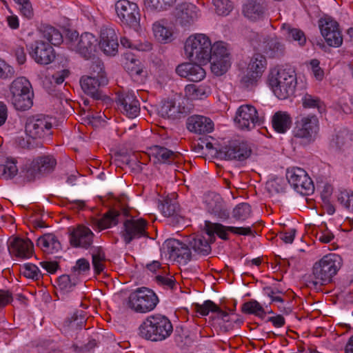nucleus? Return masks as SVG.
I'll list each match as a JSON object with an SVG mask.
<instances>
[{"label":"nucleus","mask_w":353,"mask_h":353,"mask_svg":"<svg viewBox=\"0 0 353 353\" xmlns=\"http://www.w3.org/2000/svg\"><path fill=\"white\" fill-rule=\"evenodd\" d=\"M316 237L319 241L323 243H328L334 239V236L330 231L325 230L317 233Z\"/></svg>","instance_id":"obj_64"},{"label":"nucleus","mask_w":353,"mask_h":353,"mask_svg":"<svg viewBox=\"0 0 353 353\" xmlns=\"http://www.w3.org/2000/svg\"><path fill=\"white\" fill-rule=\"evenodd\" d=\"M148 223L143 219H129L124 222V230L122 231V236L126 244H129L132 240L142 236L148 237L146 231Z\"/></svg>","instance_id":"obj_20"},{"label":"nucleus","mask_w":353,"mask_h":353,"mask_svg":"<svg viewBox=\"0 0 353 353\" xmlns=\"http://www.w3.org/2000/svg\"><path fill=\"white\" fill-rule=\"evenodd\" d=\"M117 103L121 111L129 118H135L140 112L139 102L133 92L118 95Z\"/></svg>","instance_id":"obj_26"},{"label":"nucleus","mask_w":353,"mask_h":353,"mask_svg":"<svg viewBox=\"0 0 353 353\" xmlns=\"http://www.w3.org/2000/svg\"><path fill=\"white\" fill-rule=\"evenodd\" d=\"M213 3L219 15H227L232 10V3L230 0H213Z\"/></svg>","instance_id":"obj_52"},{"label":"nucleus","mask_w":353,"mask_h":353,"mask_svg":"<svg viewBox=\"0 0 353 353\" xmlns=\"http://www.w3.org/2000/svg\"><path fill=\"white\" fill-rule=\"evenodd\" d=\"M56 163L55 159L50 156L41 157L34 159V165L37 166V170H39L41 175L52 172Z\"/></svg>","instance_id":"obj_38"},{"label":"nucleus","mask_w":353,"mask_h":353,"mask_svg":"<svg viewBox=\"0 0 353 353\" xmlns=\"http://www.w3.org/2000/svg\"><path fill=\"white\" fill-rule=\"evenodd\" d=\"M97 76H83L80 79V84L83 92L90 96L93 99H102L103 95L100 88L108 84V80L105 75L100 74L101 67L99 63L96 65Z\"/></svg>","instance_id":"obj_11"},{"label":"nucleus","mask_w":353,"mask_h":353,"mask_svg":"<svg viewBox=\"0 0 353 353\" xmlns=\"http://www.w3.org/2000/svg\"><path fill=\"white\" fill-rule=\"evenodd\" d=\"M192 306L201 316H207L210 312H215L217 310V305L210 300L205 301L203 304L194 303Z\"/></svg>","instance_id":"obj_50"},{"label":"nucleus","mask_w":353,"mask_h":353,"mask_svg":"<svg viewBox=\"0 0 353 353\" xmlns=\"http://www.w3.org/2000/svg\"><path fill=\"white\" fill-rule=\"evenodd\" d=\"M152 30L154 37L161 43H167L173 39V32L172 29L163 26L160 22H155L153 24Z\"/></svg>","instance_id":"obj_37"},{"label":"nucleus","mask_w":353,"mask_h":353,"mask_svg":"<svg viewBox=\"0 0 353 353\" xmlns=\"http://www.w3.org/2000/svg\"><path fill=\"white\" fill-rule=\"evenodd\" d=\"M201 63H183L176 68V72L181 77L190 81H200L205 75V70L201 66Z\"/></svg>","instance_id":"obj_28"},{"label":"nucleus","mask_w":353,"mask_h":353,"mask_svg":"<svg viewBox=\"0 0 353 353\" xmlns=\"http://www.w3.org/2000/svg\"><path fill=\"white\" fill-rule=\"evenodd\" d=\"M39 175H41V174L39 170H37V166L34 165V160H33L32 163L27 166L24 176L28 181H30Z\"/></svg>","instance_id":"obj_59"},{"label":"nucleus","mask_w":353,"mask_h":353,"mask_svg":"<svg viewBox=\"0 0 353 353\" xmlns=\"http://www.w3.org/2000/svg\"><path fill=\"white\" fill-rule=\"evenodd\" d=\"M77 38V42L71 43V48L85 59H94L98 49V39L92 33L84 32L79 37L77 32L71 34V38Z\"/></svg>","instance_id":"obj_10"},{"label":"nucleus","mask_w":353,"mask_h":353,"mask_svg":"<svg viewBox=\"0 0 353 353\" xmlns=\"http://www.w3.org/2000/svg\"><path fill=\"white\" fill-rule=\"evenodd\" d=\"M204 202L210 214L221 219L229 218L230 213L220 194L213 192H208L205 194Z\"/></svg>","instance_id":"obj_23"},{"label":"nucleus","mask_w":353,"mask_h":353,"mask_svg":"<svg viewBox=\"0 0 353 353\" xmlns=\"http://www.w3.org/2000/svg\"><path fill=\"white\" fill-rule=\"evenodd\" d=\"M251 152L252 150L246 143L234 140L222 146L218 154L226 160L244 161L250 156Z\"/></svg>","instance_id":"obj_17"},{"label":"nucleus","mask_w":353,"mask_h":353,"mask_svg":"<svg viewBox=\"0 0 353 353\" xmlns=\"http://www.w3.org/2000/svg\"><path fill=\"white\" fill-rule=\"evenodd\" d=\"M267 188L270 192L281 193L285 192V181L281 178H274L267 183Z\"/></svg>","instance_id":"obj_55"},{"label":"nucleus","mask_w":353,"mask_h":353,"mask_svg":"<svg viewBox=\"0 0 353 353\" xmlns=\"http://www.w3.org/2000/svg\"><path fill=\"white\" fill-rule=\"evenodd\" d=\"M350 136L346 130L339 132L332 139L331 146L341 150L349 141Z\"/></svg>","instance_id":"obj_51"},{"label":"nucleus","mask_w":353,"mask_h":353,"mask_svg":"<svg viewBox=\"0 0 353 353\" xmlns=\"http://www.w3.org/2000/svg\"><path fill=\"white\" fill-rule=\"evenodd\" d=\"M165 245L170 257L178 263L185 265L192 259L191 248L188 244L176 239H169L165 241Z\"/></svg>","instance_id":"obj_21"},{"label":"nucleus","mask_w":353,"mask_h":353,"mask_svg":"<svg viewBox=\"0 0 353 353\" xmlns=\"http://www.w3.org/2000/svg\"><path fill=\"white\" fill-rule=\"evenodd\" d=\"M158 113L163 118L176 120L186 117L188 109L180 104L176 105L173 100H167L162 101L158 109Z\"/></svg>","instance_id":"obj_27"},{"label":"nucleus","mask_w":353,"mask_h":353,"mask_svg":"<svg viewBox=\"0 0 353 353\" xmlns=\"http://www.w3.org/2000/svg\"><path fill=\"white\" fill-rule=\"evenodd\" d=\"M186 125L190 132L197 134L210 132L214 128L213 122L210 119L201 115H193L188 117Z\"/></svg>","instance_id":"obj_29"},{"label":"nucleus","mask_w":353,"mask_h":353,"mask_svg":"<svg viewBox=\"0 0 353 353\" xmlns=\"http://www.w3.org/2000/svg\"><path fill=\"white\" fill-rule=\"evenodd\" d=\"M70 74L69 70L64 69L61 71H58L52 76V80L57 85H60L65 81V78Z\"/></svg>","instance_id":"obj_61"},{"label":"nucleus","mask_w":353,"mask_h":353,"mask_svg":"<svg viewBox=\"0 0 353 353\" xmlns=\"http://www.w3.org/2000/svg\"><path fill=\"white\" fill-rule=\"evenodd\" d=\"M176 0H144V4L151 10L161 11L172 7Z\"/></svg>","instance_id":"obj_47"},{"label":"nucleus","mask_w":353,"mask_h":353,"mask_svg":"<svg viewBox=\"0 0 353 353\" xmlns=\"http://www.w3.org/2000/svg\"><path fill=\"white\" fill-rule=\"evenodd\" d=\"M243 13L253 21L262 18L265 14L264 0H248L244 6Z\"/></svg>","instance_id":"obj_33"},{"label":"nucleus","mask_w":353,"mask_h":353,"mask_svg":"<svg viewBox=\"0 0 353 353\" xmlns=\"http://www.w3.org/2000/svg\"><path fill=\"white\" fill-rule=\"evenodd\" d=\"M208 239L201 235H193L188 238V244L196 254L207 256L210 254L212 250L210 244L214 241H211L210 236L208 234Z\"/></svg>","instance_id":"obj_31"},{"label":"nucleus","mask_w":353,"mask_h":353,"mask_svg":"<svg viewBox=\"0 0 353 353\" xmlns=\"http://www.w3.org/2000/svg\"><path fill=\"white\" fill-rule=\"evenodd\" d=\"M139 335L152 341H161L169 337L173 332L171 321L161 314L148 316L139 327Z\"/></svg>","instance_id":"obj_3"},{"label":"nucleus","mask_w":353,"mask_h":353,"mask_svg":"<svg viewBox=\"0 0 353 353\" xmlns=\"http://www.w3.org/2000/svg\"><path fill=\"white\" fill-rule=\"evenodd\" d=\"M208 63H210L211 71L216 76H221L228 71L231 65L230 54L225 43L218 41L212 45Z\"/></svg>","instance_id":"obj_8"},{"label":"nucleus","mask_w":353,"mask_h":353,"mask_svg":"<svg viewBox=\"0 0 353 353\" xmlns=\"http://www.w3.org/2000/svg\"><path fill=\"white\" fill-rule=\"evenodd\" d=\"M159 299L153 290L142 287L132 292L126 300L128 308L137 313H146L153 310Z\"/></svg>","instance_id":"obj_6"},{"label":"nucleus","mask_w":353,"mask_h":353,"mask_svg":"<svg viewBox=\"0 0 353 353\" xmlns=\"http://www.w3.org/2000/svg\"><path fill=\"white\" fill-rule=\"evenodd\" d=\"M312 73L318 81L323 80L324 77V72L319 66V61L317 59H312L310 61Z\"/></svg>","instance_id":"obj_60"},{"label":"nucleus","mask_w":353,"mask_h":353,"mask_svg":"<svg viewBox=\"0 0 353 353\" xmlns=\"http://www.w3.org/2000/svg\"><path fill=\"white\" fill-rule=\"evenodd\" d=\"M187 57L199 63H208V56L212 50L211 41L205 34H195L190 36L184 46Z\"/></svg>","instance_id":"obj_5"},{"label":"nucleus","mask_w":353,"mask_h":353,"mask_svg":"<svg viewBox=\"0 0 353 353\" xmlns=\"http://www.w3.org/2000/svg\"><path fill=\"white\" fill-rule=\"evenodd\" d=\"M268 81L275 96L279 99H285L294 94L296 74L290 67L274 68L270 70Z\"/></svg>","instance_id":"obj_2"},{"label":"nucleus","mask_w":353,"mask_h":353,"mask_svg":"<svg viewBox=\"0 0 353 353\" xmlns=\"http://www.w3.org/2000/svg\"><path fill=\"white\" fill-rule=\"evenodd\" d=\"M156 280L159 284L167 286L170 289H173V288L175 286V281L172 277L168 278L164 276L158 275L156 276Z\"/></svg>","instance_id":"obj_63"},{"label":"nucleus","mask_w":353,"mask_h":353,"mask_svg":"<svg viewBox=\"0 0 353 353\" xmlns=\"http://www.w3.org/2000/svg\"><path fill=\"white\" fill-rule=\"evenodd\" d=\"M90 269L89 261L84 259H80L77 261L76 265L72 268L73 274H76V272L79 274L85 273Z\"/></svg>","instance_id":"obj_58"},{"label":"nucleus","mask_w":353,"mask_h":353,"mask_svg":"<svg viewBox=\"0 0 353 353\" xmlns=\"http://www.w3.org/2000/svg\"><path fill=\"white\" fill-rule=\"evenodd\" d=\"M37 245L46 253H53L61 249V243L54 234L48 233L37 239Z\"/></svg>","instance_id":"obj_34"},{"label":"nucleus","mask_w":353,"mask_h":353,"mask_svg":"<svg viewBox=\"0 0 353 353\" xmlns=\"http://www.w3.org/2000/svg\"><path fill=\"white\" fill-rule=\"evenodd\" d=\"M115 10L123 25L135 31L139 30L141 14L137 3L128 0H119L115 4Z\"/></svg>","instance_id":"obj_9"},{"label":"nucleus","mask_w":353,"mask_h":353,"mask_svg":"<svg viewBox=\"0 0 353 353\" xmlns=\"http://www.w3.org/2000/svg\"><path fill=\"white\" fill-rule=\"evenodd\" d=\"M22 273L24 276L36 280L41 276L39 268L32 263L25 264L23 266Z\"/></svg>","instance_id":"obj_54"},{"label":"nucleus","mask_w":353,"mask_h":353,"mask_svg":"<svg viewBox=\"0 0 353 353\" xmlns=\"http://www.w3.org/2000/svg\"><path fill=\"white\" fill-rule=\"evenodd\" d=\"M266 54L271 58H280L284 54L285 47L276 39H270L265 49Z\"/></svg>","instance_id":"obj_44"},{"label":"nucleus","mask_w":353,"mask_h":353,"mask_svg":"<svg viewBox=\"0 0 353 353\" xmlns=\"http://www.w3.org/2000/svg\"><path fill=\"white\" fill-rule=\"evenodd\" d=\"M286 178L294 190L301 194L308 195L312 193L314 190L312 179L302 168H292L288 169Z\"/></svg>","instance_id":"obj_12"},{"label":"nucleus","mask_w":353,"mask_h":353,"mask_svg":"<svg viewBox=\"0 0 353 353\" xmlns=\"http://www.w3.org/2000/svg\"><path fill=\"white\" fill-rule=\"evenodd\" d=\"M340 268L341 259L338 255L324 256L313 265L312 275L315 279L312 281L314 285H324L331 283Z\"/></svg>","instance_id":"obj_4"},{"label":"nucleus","mask_w":353,"mask_h":353,"mask_svg":"<svg viewBox=\"0 0 353 353\" xmlns=\"http://www.w3.org/2000/svg\"><path fill=\"white\" fill-rule=\"evenodd\" d=\"M14 70L0 58V79H6L13 77Z\"/></svg>","instance_id":"obj_57"},{"label":"nucleus","mask_w":353,"mask_h":353,"mask_svg":"<svg viewBox=\"0 0 353 353\" xmlns=\"http://www.w3.org/2000/svg\"><path fill=\"white\" fill-rule=\"evenodd\" d=\"M292 120L287 112H277L272 118V126L279 133H284L290 128Z\"/></svg>","instance_id":"obj_35"},{"label":"nucleus","mask_w":353,"mask_h":353,"mask_svg":"<svg viewBox=\"0 0 353 353\" xmlns=\"http://www.w3.org/2000/svg\"><path fill=\"white\" fill-rule=\"evenodd\" d=\"M295 124L294 137L305 139L309 142L314 139L319 131V120L315 115L301 116Z\"/></svg>","instance_id":"obj_16"},{"label":"nucleus","mask_w":353,"mask_h":353,"mask_svg":"<svg viewBox=\"0 0 353 353\" xmlns=\"http://www.w3.org/2000/svg\"><path fill=\"white\" fill-rule=\"evenodd\" d=\"M20 12L22 15L28 19L33 17V8L30 0L20 6Z\"/></svg>","instance_id":"obj_62"},{"label":"nucleus","mask_w":353,"mask_h":353,"mask_svg":"<svg viewBox=\"0 0 353 353\" xmlns=\"http://www.w3.org/2000/svg\"><path fill=\"white\" fill-rule=\"evenodd\" d=\"M18 173L14 159H7L3 164H0V178L8 180L13 179Z\"/></svg>","instance_id":"obj_41"},{"label":"nucleus","mask_w":353,"mask_h":353,"mask_svg":"<svg viewBox=\"0 0 353 353\" xmlns=\"http://www.w3.org/2000/svg\"><path fill=\"white\" fill-rule=\"evenodd\" d=\"M8 248L18 257L29 258L33 253L34 245L28 238L15 237L8 245Z\"/></svg>","instance_id":"obj_30"},{"label":"nucleus","mask_w":353,"mask_h":353,"mask_svg":"<svg viewBox=\"0 0 353 353\" xmlns=\"http://www.w3.org/2000/svg\"><path fill=\"white\" fill-rule=\"evenodd\" d=\"M199 16V10L192 3L180 4L174 10L176 22L183 27L192 25Z\"/></svg>","instance_id":"obj_22"},{"label":"nucleus","mask_w":353,"mask_h":353,"mask_svg":"<svg viewBox=\"0 0 353 353\" xmlns=\"http://www.w3.org/2000/svg\"><path fill=\"white\" fill-rule=\"evenodd\" d=\"M267 61L261 54H256L252 58L247 68L246 73L241 78V84L248 88L254 85L261 77L266 68Z\"/></svg>","instance_id":"obj_15"},{"label":"nucleus","mask_w":353,"mask_h":353,"mask_svg":"<svg viewBox=\"0 0 353 353\" xmlns=\"http://www.w3.org/2000/svg\"><path fill=\"white\" fill-rule=\"evenodd\" d=\"M52 123L48 117L39 114L28 117L25 125L26 134L33 139L51 134Z\"/></svg>","instance_id":"obj_13"},{"label":"nucleus","mask_w":353,"mask_h":353,"mask_svg":"<svg viewBox=\"0 0 353 353\" xmlns=\"http://www.w3.org/2000/svg\"><path fill=\"white\" fill-rule=\"evenodd\" d=\"M78 282L77 274H63L59 277L57 283L59 288L63 292L67 293L72 290Z\"/></svg>","instance_id":"obj_45"},{"label":"nucleus","mask_w":353,"mask_h":353,"mask_svg":"<svg viewBox=\"0 0 353 353\" xmlns=\"http://www.w3.org/2000/svg\"><path fill=\"white\" fill-rule=\"evenodd\" d=\"M209 93V88L203 85L189 84L185 88V94L191 100L203 99L207 97Z\"/></svg>","instance_id":"obj_36"},{"label":"nucleus","mask_w":353,"mask_h":353,"mask_svg":"<svg viewBox=\"0 0 353 353\" xmlns=\"http://www.w3.org/2000/svg\"><path fill=\"white\" fill-rule=\"evenodd\" d=\"M177 205L176 203H172L170 199H165L161 203V212L165 216H173L176 213Z\"/></svg>","instance_id":"obj_56"},{"label":"nucleus","mask_w":353,"mask_h":353,"mask_svg":"<svg viewBox=\"0 0 353 353\" xmlns=\"http://www.w3.org/2000/svg\"><path fill=\"white\" fill-rule=\"evenodd\" d=\"M92 265L96 274H99L104 269L103 262L105 261V254L99 248H95L92 253Z\"/></svg>","instance_id":"obj_49"},{"label":"nucleus","mask_w":353,"mask_h":353,"mask_svg":"<svg viewBox=\"0 0 353 353\" xmlns=\"http://www.w3.org/2000/svg\"><path fill=\"white\" fill-rule=\"evenodd\" d=\"M30 81L23 77L14 79L10 85L12 103L21 111L30 109L33 105V92Z\"/></svg>","instance_id":"obj_7"},{"label":"nucleus","mask_w":353,"mask_h":353,"mask_svg":"<svg viewBox=\"0 0 353 353\" xmlns=\"http://www.w3.org/2000/svg\"><path fill=\"white\" fill-rule=\"evenodd\" d=\"M121 213L115 209H111L107 212L100 219H92L91 223L99 230H104L116 225L119 222Z\"/></svg>","instance_id":"obj_32"},{"label":"nucleus","mask_w":353,"mask_h":353,"mask_svg":"<svg viewBox=\"0 0 353 353\" xmlns=\"http://www.w3.org/2000/svg\"><path fill=\"white\" fill-rule=\"evenodd\" d=\"M85 321L84 312L77 311L65 320L64 326L71 330L81 329Z\"/></svg>","instance_id":"obj_42"},{"label":"nucleus","mask_w":353,"mask_h":353,"mask_svg":"<svg viewBox=\"0 0 353 353\" xmlns=\"http://www.w3.org/2000/svg\"><path fill=\"white\" fill-rule=\"evenodd\" d=\"M203 230L210 236L211 241H215V234L223 240L228 239V232L239 235L252 234V231L250 227L225 226L221 223H212L210 221H205Z\"/></svg>","instance_id":"obj_14"},{"label":"nucleus","mask_w":353,"mask_h":353,"mask_svg":"<svg viewBox=\"0 0 353 353\" xmlns=\"http://www.w3.org/2000/svg\"><path fill=\"white\" fill-rule=\"evenodd\" d=\"M302 104L305 108H316L319 113L325 110L324 103L319 97L306 94L302 99Z\"/></svg>","instance_id":"obj_46"},{"label":"nucleus","mask_w":353,"mask_h":353,"mask_svg":"<svg viewBox=\"0 0 353 353\" xmlns=\"http://www.w3.org/2000/svg\"><path fill=\"white\" fill-rule=\"evenodd\" d=\"M41 36L48 43L43 41H36L30 46V54L39 64L48 65L55 59V52L52 47L59 46L63 42L61 33L51 26H43L41 28Z\"/></svg>","instance_id":"obj_1"},{"label":"nucleus","mask_w":353,"mask_h":353,"mask_svg":"<svg viewBox=\"0 0 353 353\" xmlns=\"http://www.w3.org/2000/svg\"><path fill=\"white\" fill-rule=\"evenodd\" d=\"M234 121L241 130H250L260 124L256 109L251 105H241L236 113Z\"/></svg>","instance_id":"obj_19"},{"label":"nucleus","mask_w":353,"mask_h":353,"mask_svg":"<svg viewBox=\"0 0 353 353\" xmlns=\"http://www.w3.org/2000/svg\"><path fill=\"white\" fill-rule=\"evenodd\" d=\"M283 34L288 39L297 41L300 46H303L306 42L304 32L297 28H293L290 24L284 23L282 26Z\"/></svg>","instance_id":"obj_43"},{"label":"nucleus","mask_w":353,"mask_h":353,"mask_svg":"<svg viewBox=\"0 0 353 353\" xmlns=\"http://www.w3.org/2000/svg\"><path fill=\"white\" fill-rule=\"evenodd\" d=\"M319 28L326 43L331 47L338 48L343 43V36L339 23L331 18L321 19Z\"/></svg>","instance_id":"obj_18"},{"label":"nucleus","mask_w":353,"mask_h":353,"mask_svg":"<svg viewBox=\"0 0 353 353\" xmlns=\"http://www.w3.org/2000/svg\"><path fill=\"white\" fill-rule=\"evenodd\" d=\"M154 154L158 161L163 163L170 164L175 162L179 155L168 148L155 146L154 148Z\"/></svg>","instance_id":"obj_40"},{"label":"nucleus","mask_w":353,"mask_h":353,"mask_svg":"<svg viewBox=\"0 0 353 353\" xmlns=\"http://www.w3.org/2000/svg\"><path fill=\"white\" fill-rule=\"evenodd\" d=\"M338 201L343 208L353 213V192L350 194L346 191L341 192L338 195Z\"/></svg>","instance_id":"obj_53"},{"label":"nucleus","mask_w":353,"mask_h":353,"mask_svg":"<svg viewBox=\"0 0 353 353\" xmlns=\"http://www.w3.org/2000/svg\"><path fill=\"white\" fill-rule=\"evenodd\" d=\"M241 311L244 314H254L262 319L265 316L264 308L257 301L253 299L244 303Z\"/></svg>","instance_id":"obj_39"},{"label":"nucleus","mask_w":353,"mask_h":353,"mask_svg":"<svg viewBox=\"0 0 353 353\" xmlns=\"http://www.w3.org/2000/svg\"><path fill=\"white\" fill-rule=\"evenodd\" d=\"M98 47L108 56H114L118 52V38L113 28L103 27L100 31Z\"/></svg>","instance_id":"obj_24"},{"label":"nucleus","mask_w":353,"mask_h":353,"mask_svg":"<svg viewBox=\"0 0 353 353\" xmlns=\"http://www.w3.org/2000/svg\"><path fill=\"white\" fill-rule=\"evenodd\" d=\"M69 230L70 243L73 247L87 249L92 245L94 234L89 228L79 225Z\"/></svg>","instance_id":"obj_25"},{"label":"nucleus","mask_w":353,"mask_h":353,"mask_svg":"<svg viewBox=\"0 0 353 353\" xmlns=\"http://www.w3.org/2000/svg\"><path fill=\"white\" fill-rule=\"evenodd\" d=\"M251 214V207L247 203L237 205L232 211V217L237 221H245Z\"/></svg>","instance_id":"obj_48"}]
</instances>
